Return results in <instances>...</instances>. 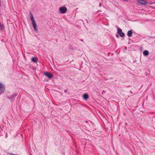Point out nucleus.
Instances as JSON below:
<instances>
[{
    "mask_svg": "<svg viewBox=\"0 0 155 155\" xmlns=\"http://www.w3.org/2000/svg\"><path fill=\"white\" fill-rule=\"evenodd\" d=\"M29 15L31 20L32 22V24L34 28V29L35 31L36 32L38 30V28L37 26L35 20L34 19V16L31 12H30Z\"/></svg>",
    "mask_w": 155,
    "mask_h": 155,
    "instance_id": "1",
    "label": "nucleus"
},
{
    "mask_svg": "<svg viewBox=\"0 0 155 155\" xmlns=\"http://www.w3.org/2000/svg\"><path fill=\"white\" fill-rule=\"evenodd\" d=\"M59 10L60 13L64 14L66 12L67 8L65 6L61 7L59 8Z\"/></svg>",
    "mask_w": 155,
    "mask_h": 155,
    "instance_id": "2",
    "label": "nucleus"
},
{
    "mask_svg": "<svg viewBox=\"0 0 155 155\" xmlns=\"http://www.w3.org/2000/svg\"><path fill=\"white\" fill-rule=\"evenodd\" d=\"M117 33L121 37H123L125 36L124 33L122 31V29L120 28H117Z\"/></svg>",
    "mask_w": 155,
    "mask_h": 155,
    "instance_id": "3",
    "label": "nucleus"
},
{
    "mask_svg": "<svg viewBox=\"0 0 155 155\" xmlns=\"http://www.w3.org/2000/svg\"><path fill=\"white\" fill-rule=\"evenodd\" d=\"M44 74L49 79H51L53 77V75L50 73L48 72H45Z\"/></svg>",
    "mask_w": 155,
    "mask_h": 155,
    "instance_id": "4",
    "label": "nucleus"
},
{
    "mask_svg": "<svg viewBox=\"0 0 155 155\" xmlns=\"http://www.w3.org/2000/svg\"><path fill=\"white\" fill-rule=\"evenodd\" d=\"M5 91V87L4 85L2 83H0V93H2L4 92Z\"/></svg>",
    "mask_w": 155,
    "mask_h": 155,
    "instance_id": "5",
    "label": "nucleus"
},
{
    "mask_svg": "<svg viewBox=\"0 0 155 155\" xmlns=\"http://www.w3.org/2000/svg\"><path fill=\"white\" fill-rule=\"evenodd\" d=\"M138 2L141 5H145L147 4V2L144 0H138Z\"/></svg>",
    "mask_w": 155,
    "mask_h": 155,
    "instance_id": "6",
    "label": "nucleus"
},
{
    "mask_svg": "<svg viewBox=\"0 0 155 155\" xmlns=\"http://www.w3.org/2000/svg\"><path fill=\"white\" fill-rule=\"evenodd\" d=\"M133 34V31L132 30H129L127 32V35L129 37H131L132 36Z\"/></svg>",
    "mask_w": 155,
    "mask_h": 155,
    "instance_id": "7",
    "label": "nucleus"
},
{
    "mask_svg": "<svg viewBox=\"0 0 155 155\" xmlns=\"http://www.w3.org/2000/svg\"><path fill=\"white\" fill-rule=\"evenodd\" d=\"M8 98L12 102H13L15 99V98L13 95H11L10 97H8Z\"/></svg>",
    "mask_w": 155,
    "mask_h": 155,
    "instance_id": "8",
    "label": "nucleus"
},
{
    "mask_svg": "<svg viewBox=\"0 0 155 155\" xmlns=\"http://www.w3.org/2000/svg\"><path fill=\"white\" fill-rule=\"evenodd\" d=\"M143 54L145 56H147L149 54V52L147 50H145L143 52Z\"/></svg>",
    "mask_w": 155,
    "mask_h": 155,
    "instance_id": "9",
    "label": "nucleus"
},
{
    "mask_svg": "<svg viewBox=\"0 0 155 155\" xmlns=\"http://www.w3.org/2000/svg\"><path fill=\"white\" fill-rule=\"evenodd\" d=\"M83 98L85 100H87L88 98V95L87 94H85L83 95Z\"/></svg>",
    "mask_w": 155,
    "mask_h": 155,
    "instance_id": "10",
    "label": "nucleus"
},
{
    "mask_svg": "<svg viewBox=\"0 0 155 155\" xmlns=\"http://www.w3.org/2000/svg\"><path fill=\"white\" fill-rule=\"evenodd\" d=\"M31 60L32 61L34 62H36L37 61V58H36L35 57H32L31 59Z\"/></svg>",
    "mask_w": 155,
    "mask_h": 155,
    "instance_id": "11",
    "label": "nucleus"
},
{
    "mask_svg": "<svg viewBox=\"0 0 155 155\" xmlns=\"http://www.w3.org/2000/svg\"><path fill=\"white\" fill-rule=\"evenodd\" d=\"M3 28V26L0 23V30H2Z\"/></svg>",
    "mask_w": 155,
    "mask_h": 155,
    "instance_id": "12",
    "label": "nucleus"
},
{
    "mask_svg": "<svg viewBox=\"0 0 155 155\" xmlns=\"http://www.w3.org/2000/svg\"><path fill=\"white\" fill-rule=\"evenodd\" d=\"M13 95L14 96V97L15 98V97H16L17 95V94L15 93L13 95Z\"/></svg>",
    "mask_w": 155,
    "mask_h": 155,
    "instance_id": "13",
    "label": "nucleus"
},
{
    "mask_svg": "<svg viewBox=\"0 0 155 155\" xmlns=\"http://www.w3.org/2000/svg\"><path fill=\"white\" fill-rule=\"evenodd\" d=\"M116 37H117V38H119V35H116Z\"/></svg>",
    "mask_w": 155,
    "mask_h": 155,
    "instance_id": "14",
    "label": "nucleus"
},
{
    "mask_svg": "<svg viewBox=\"0 0 155 155\" xmlns=\"http://www.w3.org/2000/svg\"><path fill=\"white\" fill-rule=\"evenodd\" d=\"M67 91V90H65L64 91V92H66Z\"/></svg>",
    "mask_w": 155,
    "mask_h": 155,
    "instance_id": "15",
    "label": "nucleus"
},
{
    "mask_svg": "<svg viewBox=\"0 0 155 155\" xmlns=\"http://www.w3.org/2000/svg\"><path fill=\"white\" fill-rule=\"evenodd\" d=\"M150 37L151 38H155V37Z\"/></svg>",
    "mask_w": 155,
    "mask_h": 155,
    "instance_id": "16",
    "label": "nucleus"
},
{
    "mask_svg": "<svg viewBox=\"0 0 155 155\" xmlns=\"http://www.w3.org/2000/svg\"><path fill=\"white\" fill-rule=\"evenodd\" d=\"M124 0L126 2L128 1V0Z\"/></svg>",
    "mask_w": 155,
    "mask_h": 155,
    "instance_id": "17",
    "label": "nucleus"
},
{
    "mask_svg": "<svg viewBox=\"0 0 155 155\" xmlns=\"http://www.w3.org/2000/svg\"><path fill=\"white\" fill-rule=\"evenodd\" d=\"M101 6V5H99V6Z\"/></svg>",
    "mask_w": 155,
    "mask_h": 155,
    "instance_id": "18",
    "label": "nucleus"
}]
</instances>
